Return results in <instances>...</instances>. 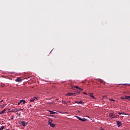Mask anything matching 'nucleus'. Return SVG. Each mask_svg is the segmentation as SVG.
<instances>
[{
  "label": "nucleus",
  "instance_id": "f257e3e1",
  "mask_svg": "<svg viewBox=\"0 0 130 130\" xmlns=\"http://www.w3.org/2000/svg\"><path fill=\"white\" fill-rule=\"evenodd\" d=\"M77 95V93H68L65 95V96H76Z\"/></svg>",
  "mask_w": 130,
  "mask_h": 130
},
{
  "label": "nucleus",
  "instance_id": "f03ea898",
  "mask_svg": "<svg viewBox=\"0 0 130 130\" xmlns=\"http://www.w3.org/2000/svg\"><path fill=\"white\" fill-rule=\"evenodd\" d=\"M18 123H19V124H22L23 126H24V127H25V126H26V125H27V123H26V122H25L24 121H22L21 122H19Z\"/></svg>",
  "mask_w": 130,
  "mask_h": 130
},
{
  "label": "nucleus",
  "instance_id": "7ed1b4c3",
  "mask_svg": "<svg viewBox=\"0 0 130 130\" xmlns=\"http://www.w3.org/2000/svg\"><path fill=\"white\" fill-rule=\"evenodd\" d=\"M22 102H23V104H25V103H26V100H21L18 103V105H20V104H21V103H22Z\"/></svg>",
  "mask_w": 130,
  "mask_h": 130
},
{
  "label": "nucleus",
  "instance_id": "20e7f679",
  "mask_svg": "<svg viewBox=\"0 0 130 130\" xmlns=\"http://www.w3.org/2000/svg\"><path fill=\"white\" fill-rule=\"evenodd\" d=\"M48 125L51 126V127H55V124H52L51 122H48Z\"/></svg>",
  "mask_w": 130,
  "mask_h": 130
},
{
  "label": "nucleus",
  "instance_id": "39448f33",
  "mask_svg": "<svg viewBox=\"0 0 130 130\" xmlns=\"http://www.w3.org/2000/svg\"><path fill=\"white\" fill-rule=\"evenodd\" d=\"M118 127H119V126H121V122L119 121H116Z\"/></svg>",
  "mask_w": 130,
  "mask_h": 130
},
{
  "label": "nucleus",
  "instance_id": "423d86ee",
  "mask_svg": "<svg viewBox=\"0 0 130 130\" xmlns=\"http://www.w3.org/2000/svg\"><path fill=\"white\" fill-rule=\"evenodd\" d=\"M110 117H111L112 118H116V117H114V113H110Z\"/></svg>",
  "mask_w": 130,
  "mask_h": 130
},
{
  "label": "nucleus",
  "instance_id": "0eeeda50",
  "mask_svg": "<svg viewBox=\"0 0 130 130\" xmlns=\"http://www.w3.org/2000/svg\"><path fill=\"white\" fill-rule=\"evenodd\" d=\"M15 82H22V80H21L20 78L18 77L16 80H15Z\"/></svg>",
  "mask_w": 130,
  "mask_h": 130
},
{
  "label": "nucleus",
  "instance_id": "6e6552de",
  "mask_svg": "<svg viewBox=\"0 0 130 130\" xmlns=\"http://www.w3.org/2000/svg\"><path fill=\"white\" fill-rule=\"evenodd\" d=\"M75 103H77V104H82V103H83V101H80V102L75 101Z\"/></svg>",
  "mask_w": 130,
  "mask_h": 130
},
{
  "label": "nucleus",
  "instance_id": "1a4fd4ad",
  "mask_svg": "<svg viewBox=\"0 0 130 130\" xmlns=\"http://www.w3.org/2000/svg\"><path fill=\"white\" fill-rule=\"evenodd\" d=\"M7 110V109H5L4 110H2L1 112H0V113L1 114H4L5 113V112Z\"/></svg>",
  "mask_w": 130,
  "mask_h": 130
},
{
  "label": "nucleus",
  "instance_id": "9d476101",
  "mask_svg": "<svg viewBox=\"0 0 130 130\" xmlns=\"http://www.w3.org/2000/svg\"><path fill=\"white\" fill-rule=\"evenodd\" d=\"M35 99H37V98L36 97H34L31 100H30V102H33L35 100Z\"/></svg>",
  "mask_w": 130,
  "mask_h": 130
},
{
  "label": "nucleus",
  "instance_id": "9b49d317",
  "mask_svg": "<svg viewBox=\"0 0 130 130\" xmlns=\"http://www.w3.org/2000/svg\"><path fill=\"white\" fill-rule=\"evenodd\" d=\"M87 121H88V120H87V119H86L85 118H82L81 120V121H84V122Z\"/></svg>",
  "mask_w": 130,
  "mask_h": 130
},
{
  "label": "nucleus",
  "instance_id": "f8f14e48",
  "mask_svg": "<svg viewBox=\"0 0 130 130\" xmlns=\"http://www.w3.org/2000/svg\"><path fill=\"white\" fill-rule=\"evenodd\" d=\"M49 112L50 113V114H55V113H56V112L51 111H49Z\"/></svg>",
  "mask_w": 130,
  "mask_h": 130
},
{
  "label": "nucleus",
  "instance_id": "ddd939ff",
  "mask_svg": "<svg viewBox=\"0 0 130 130\" xmlns=\"http://www.w3.org/2000/svg\"><path fill=\"white\" fill-rule=\"evenodd\" d=\"M73 88H76V89H78V90L81 89V88L79 87V86H74Z\"/></svg>",
  "mask_w": 130,
  "mask_h": 130
},
{
  "label": "nucleus",
  "instance_id": "4468645a",
  "mask_svg": "<svg viewBox=\"0 0 130 130\" xmlns=\"http://www.w3.org/2000/svg\"><path fill=\"white\" fill-rule=\"evenodd\" d=\"M77 118H78V119H79V120H81L82 121V118L79 116H76Z\"/></svg>",
  "mask_w": 130,
  "mask_h": 130
},
{
  "label": "nucleus",
  "instance_id": "2eb2a0df",
  "mask_svg": "<svg viewBox=\"0 0 130 130\" xmlns=\"http://www.w3.org/2000/svg\"><path fill=\"white\" fill-rule=\"evenodd\" d=\"M3 129H5V126H2L0 128V130H3Z\"/></svg>",
  "mask_w": 130,
  "mask_h": 130
},
{
  "label": "nucleus",
  "instance_id": "dca6fc26",
  "mask_svg": "<svg viewBox=\"0 0 130 130\" xmlns=\"http://www.w3.org/2000/svg\"><path fill=\"white\" fill-rule=\"evenodd\" d=\"M90 96L92 97V98H94V96H93V94L92 93H89Z\"/></svg>",
  "mask_w": 130,
  "mask_h": 130
},
{
  "label": "nucleus",
  "instance_id": "f3484780",
  "mask_svg": "<svg viewBox=\"0 0 130 130\" xmlns=\"http://www.w3.org/2000/svg\"><path fill=\"white\" fill-rule=\"evenodd\" d=\"M126 99H128V100H130V96H126Z\"/></svg>",
  "mask_w": 130,
  "mask_h": 130
},
{
  "label": "nucleus",
  "instance_id": "a211bd4d",
  "mask_svg": "<svg viewBox=\"0 0 130 130\" xmlns=\"http://www.w3.org/2000/svg\"><path fill=\"white\" fill-rule=\"evenodd\" d=\"M106 98H107V96L106 95L103 96V99H106Z\"/></svg>",
  "mask_w": 130,
  "mask_h": 130
},
{
  "label": "nucleus",
  "instance_id": "6ab92c4d",
  "mask_svg": "<svg viewBox=\"0 0 130 130\" xmlns=\"http://www.w3.org/2000/svg\"><path fill=\"white\" fill-rule=\"evenodd\" d=\"M121 99H126V96L125 97H121Z\"/></svg>",
  "mask_w": 130,
  "mask_h": 130
},
{
  "label": "nucleus",
  "instance_id": "aec40b11",
  "mask_svg": "<svg viewBox=\"0 0 130 130\" xmlns=\"http://www.w3.org/2000/svg\"><path fill=\"white\" fill-rule=\"evenodd\" d=\"M121 114H124L125 115H127V114H124V113L123 112L121 113Z\"/></svg>",
  "mask_w": 130,
  "mask_h": 130
},
{
  "label": "nucleus",
  "instance_id": "412c9836",
  "mask_svg": "<svg viewBox=\"0 0 130 130\" xmlns=\"http://www.w3.org/2000/svg\"><path fill=\"white\" fill-rule=\"evenodd\" d=\"M110 100L111 101H114V100L113 99H111Z\"/></svg>",
  "mask_w": 130,
  "mask_h": 130
},
{
  "label": "nucleus",
  "instance_id": "4be33fe9",
  "mask_svg": "<svg viewBox=\"0 0 130 130\" xmlns=\"http://www.w3.org/2000/svg\"><path fill=\"white\" fill-rule=\"evenodd\" d=\"M62 103H64V104H66V101H62Z\"/></svg>",
  "mask_w": 130,
  "mask_h": 130
},
{
  "label": "nucleus",
  "instance_id": "5701e85b",
  "mask_svg": "<svg viewBox=\"0 0 130 130\" xmlns=\"http://www.w3.org/2000/svg\"><path fill=\"white\" fill-rule=\"evenodd\" d=\"M69 102H70V101L67 102L66 103V105H68V104L69 103Z\"/></svg>",
  "mask_w": 130,
  "mask_h": 130
},
{
  "label": "nucleus",
  "instance_id": "b1692460",
  "mask_svg": "<svg viewBox=\"0 0 130 130\" xmlns=\"http://www.w3.org/2000/svg\"><path fill=\"white\" fill-rule=\"evenodd\" d=\"M50 116H51V117H55V116L54 115H51Z\"/></svg>",
  "mask_w": 130,
  "mask_h": 130
},
{
  "label": "nucleus",
  "instance_id": "393cba45",
  "mask_svg": "<svg viewBox=\"0 0 130 130\" xmlns=\"http://www.w3.org/2000/svg\"><path fill=\"white\" fill-rule=\"evenodd\" d=\"M83 94H84V95H87V93L85 92H83Z\"/></svg>",
  "mask_w": 130,
  "mask_h": 130
},
{
  "label": "nucleus",
  "instance_id": "a878e982",
  "mask_svg": "<svg viewBox=\"0 0 130 130\" xmlns=\"http://www.w3.org/2000/svg\"><path fill=\"white\" fill-rule=\"evenodd\" d=\"M18 116H19V117H21V114L19 113V114H18Z\"/></svg>",
  "mask_w": 130,
  "mask_h": 130
},
{
  "label": "nucleus",
  "instance_id": "bb28decb",
  "mask_svg": "<svg viewBox=\"0 0 130 130\" xmlns=\"http://www.w3.org/2000/svg\"><path fill=\"white\" fill-rule=\"evenodd\" d=\"M123 86H124V85H127V84H122Z\"/></svg>",
  "mask_w": 130,
  "mask_h": 130
},
{
  "label": "nucleus",
  "instance_id": "cd10ccee",
  "mask_svg": "<svg viewBox=\"0 0 130 130\" xmlns=\"http://www.w3.org/2000/svg\"><path fill=\"white\" fill-rule=\"evenodd\" d=\"M118 114H119V115H121V113H120V112H118Z\"/></svg>",
  "mask_w": 130,
  "mask_h": 130
},
{
  "label": "nucleus",
  "instance_id": "c85d7f7f",
  "mask_svg": "<svg viewBox=\"0 0 130 130\" xmlns=\"http://www.w3.org/2000/svg\"><path fill=\"white\" fill-rule=\"evenodd\" d=\"M79 90H80L81 91H83L84 89L80 88V89H79Z\"/></svg>",
  "mask_w": 130,
  "mask_h": 130
},
{
  "label": "nucleus",
  "instance_id": "c756f323",
  "mask_svg": "<svg viewBox=\"0 0 130 130\" xmlns=\"http://www.w3.org/2000/svg\"><path fill=\"white\" fill-rule=\"evenodd\" d=\"M16 111H20V109L17 110Z\"/></svg>",
  "mask_w": 130,
  "mask_h": 130
},
{
  "label": "nucleus",
  "instance_id": "7c9ffc66",
  "mask_svg": "<svg viewBox=\"0 0 130 130\" xmlns=\"http://www.w3.org/2000/svg\"><path fill=\"white\" fill-rule=\"evenodd\" d=\"M13 119H14V117H12V118H11L10 119V120H12Z\"/></svg>",
  "mask_w": 130,
  "mask_h": 130
},
{
  "label": "nucleus",
  "instance_id": "2f4dec72",
  "mask_svg": "<svg viewBox=\"0 0 130 130\" xmlns=\"http://www.w3.org/2000/svg\"><path fill=\"white\" fill-rule=\"evenodd\" d=\"M23 103H24V102H21V104H23Z\"/></svg>",
  "mask_w": 130,
  "mask_h": 130
},
{
  "label": "nucleus",
  "instance_id": "473e14b6",
  "mask_svg": "<svg viewBox=\"0 0 130 130\" xmlns=\"http://www.w3.org/2000/svg\"><path fill=\"white\" fill-rule=\"evenodd\" d=\"M23 110H24V109H20V111Z\"/></svg>",
  "mask_w": 130,
  "mask_h": 130
},
{
  "label": "nucleus",
  "instance_id": "72a5a7b5",
  "mask_svg": "<svg viewBox=\"0 0 130 130\" xmlns=\"http://www.w3.org/2000/svg\"><path fill=\"white\" fill-rule=\"evenodd\" d=\"M3 100H1V101H0V103H1V102H3Z\"/></svg>",
  "mask_w": 130,
  "mask_h": 130
},
{
  "label": "nucleus",
  "instance_id": "f704fd0d",
  "mask_svg": "<svg viewBox=\"0 0 130 130\" xmlns=\"http://www.w3.org/2000/svg\"><path fill=\"white\" fill-rule=\"evenodd\" d=\"M1 87L3 88V87H4V85H1Z\"/></svg>",
  "mask_w": 130,
  "mask_h": 130
},
{
  "label": "nucleus",
  "instance_id": "c9c22d12",
  "mask_svg": "<svg viewBox=\"0 0 130 130\" xmlns=\"http://www.w3.org/2000/svg\"><path fill=\"white\" fill-rule=\"evenodd\" d=\"M6 106V105H3V107H5Z\"/></svg>",
  "mask_w": 130,
  "mask_h": 130
},
{
  "label": "nucleus",
  "instance_id": "e433bc0d",
  "mask_svg": "<svg viewBox=\"0 0 130 130\" xmlns=\"http://www.w3.org/2000/svg\"><path fill=\"white\" fill-rule=\"evenodd\" d=\"M78 112H79V113L81 112V111H78Z\"/></svg>",
  "mask_w": 130,
  "mask_h": 130
},
{
  "label": "nucleus",
  "instance_id": "4c0bfd02",
  "mask_svg": "<svg viewBox=\"0 0 130 130\" xmlns=\"http://www.w3.org/2000/svg\"><path fill=\"white\" fill-rule=\"evenodd\" d=\"M78 93H79V94H80V93H81V92L79 91Z\"/></svg>",
  "mask_w": 130,
  "mask_h": 130
},
{
  "label": "nucleus",
  "instance_id": "58836bf2",
  "mask_svg": "<svg viewBox=\"0 0 130 130\" xmlns=\"http://www.w3.org/2000/svg\"><path fill=\"white\" fill-rule=\"evenodd\" d=\"M114 117H115V116H114Z\"/></svg>",
  "mask_w": 130,
  "mask_h": 130
}]
</instances>
